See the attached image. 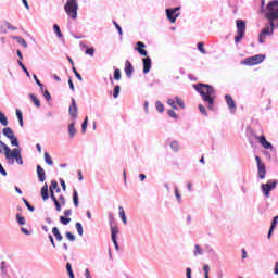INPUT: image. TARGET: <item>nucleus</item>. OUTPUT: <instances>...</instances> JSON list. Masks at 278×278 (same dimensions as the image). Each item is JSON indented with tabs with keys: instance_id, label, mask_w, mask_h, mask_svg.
<instances>
[{
	"instance_id": "obj_1",
	"label": "nucleus",
	"mask_w": 278,
	"mask_h": 278,
	"mask_svg": "<svg viewBox=\"0 0 278 278\" xmlns=\"http://www.w3.org/2000/svg\"><path fill=\"white\" fill-rule=\"evenodd\" d=\"M197 92L201 94L202 100L204 103H207V110H214V99H216V89L212 87L211 85H206L203 83H199L197 85H193Z\"/></svg>"
},
{
	"instance_id": "obj_2",
	"label": "nucleus",
	"mask_w": 278,
	"mask_h": 278,
	"mask_svg": "<svg viewBox=\"0 0 278 278\" xmlns=\"http://www.w3.org/2000/svg\"><path fill=\"white\" fill-rule=\"evenodd\" d=\"M263 14L267 21L277 22L276 26L278 27V1L273 0L268 2L266 9L264 10Z\"/></svg>"
},
{
	"instance_id": "obj_3",
	"label": "nucleus",
	"mask_w": 278,
	"mask_h": 278,
	"mask_svg": "<svg viewBox=\"0 0 278 278\" xmlns=\"http://www.w3.org/2000/svg\"><path fill=\"white\" fill-rule=\"evenodd\" d=\"M275 27H277V23L269 21V24H266L264 29L258 35V42L264 45L266 42V36H273L275 34Z\"/></svg>"
},
{
	"instance_id": "obj_4",
	"label": "nucleus",
	"mask_w": 278,
	"mask_h": 278,
	"mask_svg": "<svg viewBox=\"0 0 278 278\" xmlns=\"http://www.w3.org/2000/svg\"><path fill=\"white\" fill-rule=\"evenodd\" d=\"M64 10L67 14V16H71L73 21L77 18V10H79V4L77 3V0H67Z\"/></svg>"
},
{
	"instance_id": "obj_5",
	"label": "nucleus",
	"mask_w": 278,
	"mask_h": 278,
	"mask_svg": "<svg viewBox=\"0 0 278 278\" xmlns=\"http://www.w3.org/2000/svg\"><path fill=\"white\" fill-rule=\"evenodd\" d=\"M5 160L10 166L14 165V160L16 164L23 166V155H21V149L14 148Z\"/></svg>"
},
{
	"instance_id": "obj_6",
	"label": "nucleus",
	"mask_w": 278,
	"mask_h": 278,
	"mask_svg": "<svg viewBox=\"0 0 278 278\" xmlns=\"http://www.w3.org/2000/svg\"><path fill=\"white\" fill-rule=\"evenodd\" d=\"M266 60L264 54H255L253 56L245 58L240 62L242 66H256V64H262Z\"/></svg>"
},
{
	"instance_id": "obj_7",
	"label": "nucleus",
	"mask_w": 278,
	"mask_h": 278,
	"mask_svg": "<svg viewBox=\"0 0 278 278\" xmlns=\"http://www.w3.org/2000/svg\"><path fill=\"white\" fill-rule=\"evenodd\" d=\"M237 35L235 36V43L238 45L244 38V34H247V22L244 20H237Z\"/></svg>"
},
{
	"instance_id": "obj_8",
	"label": "nucleus",
	"mask_w": 278,
	"mask_h": 278,
	"mask_svg": "<svg viewBox=\"0 0 278 278\" xmlns=\"http://www.w3.org/2000/svg\"><path fill=\"white\" fill-rule=\"evenodd\" d=\"M277 184H278V181L276 179H270L266 184L261 185V190H262L264 197H266V199L270 198V192H273V190H275V188H277Z\"/></svg>"
},
{
	"instance_id": "obj_9",
	"label": "nucleus",
	"mask_w": 278,
	"mask_h": 278,
	"mask_svg": "<svg viewBox=\"0 0 278 278\" xmlns=\"http://www.w3.org/2000/svg\"><path fill=\"white\" fill-rule=\"evenodd\" d=\"M56 188H58V182L55 180H52L50 186V198L55 205L56 212H62V205L60 204V201H58V198L55 197V192H54Z\"/></svg>"
},
{
	"instance_id": "obj_10",
	"label": "nucleus",
	"mask_w": 278,
	"mask_h": 278,
	"mask_svg": "<svg viewBox=\"0 0 278 278\" xmlns=\"http://www.w3.org/2000/svg\"><path fill=\"white\" fill-rule=\"evenodd\" d=\"M255 160L257 166V177L260 179H266V164L262 162V159L260 156H255Z\"/></svg>"
},
{
	"instance_id": "obj_11",
	"label": "nucleus",
	"mask_w": 278,
	"mask_h": 278,
	"mask_svg": "<svg viewBox=\"0 0 278 278\" xmlns=\"http://www.w3.org/2000/svg\"><path fill=\"white\" fill-rule=\"evenodd\" d=\"M142 62H143V75H147L148 73H150L153 62L149 56L143 58Z\"/></svg>"
},
{
	"instance_id": "obj_12",
	"label": "nucleus",
	"mask_w": 278,
	"mask_h": 278,
	"mask_svg": "<svg viewBox=\"0 0 278 278\" xmlns=\"http://www.w3.org/2000/svg\"><path fill=\"white\" fill-rule=\"evenodd\" d=\"M225 99L231 114H236V101H233V98H231L229 94H226Z\"/></svg>"
},
{
	"instance_id": "obj_13",
	"label": "nucleus",
	"mask_w": 278,
	"mask_h": 278,
	"mask_svg": "<svg viewBox=\"0 0 278 278\" xmlns=\"http://www.w3.org/2000/svg\"><path fill=\"white\" fill-rule=\"evenodd\" d=\"M118 235V227H111V239H112V242L116 249V251H118V241L116 240V236Z\"/></svg>"
},
{
	"instance_id": "obj_14",
	"label": "nucleus",
	"mask_w": 278,
	"mask_h": 278,
	"mask_svg": "<svg viewBox=\"0 0 278 278\" xmlns=\"http://www.w3.org/2000/svg\"><path fill=\"white\" fill-rule=\"evenodd\" d=\"M78 109H77V102L75 101V98H72V104L70 105V115L72 118H77L78 114Z\"/></svg>"
},
{
	"instance_id": "obj_15",
	"label": "nucleus",
	"mask_w": 278,
	"mask_h": 278,
	"mask_svg": "<svg viewBox=\"0 0 278 278\" xmlns=\"http://www.w3.org/2000/svg\"><path fill=\"white\" fill-rule=\"evenodd\" d=\"M256 140H258L260 144H262V147L264 149H271L273 150V143L268 142V140H266V136L262 135L260 137H256Z\"/></svg>"
},
{
	"instance_id": "obj_16",
	"label": "nucleus",
	"mask_w": 278,
	"mask_h": 278,
	"mask_svg": "<svg viewBox=\"0 0 278 278\" xmlns=\"http://www.w3.org/2000/svg\"><path fill=\"white\" fill-rule=\"evenodd\" d=\"M37 176L38 179L41 184H45V181L47 180V174L45 173V168H42V166L37 165Z\"/></svg>"
},
{
	"instance_id": "obj_17",
	"label": "nucleus",
	"mask_w": 278,
	"mask_h": 278,
	"mask_svg": "<svg viewBox=\"0 0 278 278\" xmlns=\"http://www.w3.org/2000/svg\"><path fill=\"white\" fill-rule=\"evenodd\" d=\"M146 47H147V45H144V42H142V41L137 42L136 51H138V53H140V55H143V58H147L149 55V52H147V50H144Z\"/></svg>"
},
{
	"instance_id": "obj_18",
	"label": "nucleus",
	"mask_w": 278,
	"mask_h": 278,
	"mask_svg": "<svg viewBox=\"0 0 278 278\" xmlns=\"http://www.w3.org/2000/svg\"><path fill=\"white\" fill-rule=\"evenodd\" d=\"M277 225H278V215L275 216L271 220V225L269 227V231L267 235L268 240H270V238H273V231H275V229H277Z\"/></svg>"
},
{
	"instance_id": "obj_19",
	"label": "nucleus",
	"mask_w": 278,
	"mask_h": 278,
	"mask_svg": "<svg viewBox=\"0 0 278 278\" xmlns=\"http://www.w3.org/2000/svg\"><path fill=\"white\" fill-rule=\"evenodd\" d=\"M0 153H4L5 159L12 153V149L5 144V142L0 141Z\"/></svg>"
},
{
	"instance_id": "obj_20",
	"label": "nucleus",
	"mask_w": 278,
	"mask_h": 278,
	"mask_svg": "<svg viewBox=\"0 0 278 278\" xmlns=\"http://www.w3.org/2000/svg\"><path fill=\"white\" fill-rule=\"evenodd\" d=\"M166 16L170 23H175L179 16V13H174L170 9H166Z\"/></svg>"
},
{
	"instance_id": "obj_21",
	"label": "nucleus",
	"mask_w": 278,
	"mask_h": 278,
	"mask_svg": "<svg viewBox=\"0 0 278 278\" xmlns=\"http://www.w3.org/2000/svg\"><path fill=\"white\" fill-rule=\"evenodd\" d=\"M125 73L126 77H131V75H134V65H131V62L129 61H126Z\"/></svg>"
},
{
	"instance_id": "obj_22",
	"label": "nucleus",
	"mask_w": 278,
	"mask_h": 278,
	"mask_svg": "<svg viewBox=\"0 0 278 278\" xmlns=\"http://www.w3.org/2000/svg\"><path fill=\"white\" fill-rule=\"evenodd\" d=\"M41 198L43 201L49 199V185L45 184L41 188Z\"/></svg>"
},
{
	"instance_id": "obj_23",
	"label": "nucleus",
	"mask_w": 278,
	"mask_h": 278,
	"mask_svg": "<svg viewBox=\"0 0 278 278\" xmlns=\"http://www.w3.org/2000/svg\"><path fill=\"white\" fill-rule=\"evenodd\" d=\"M52 233L58 242H62V240H64V237H62V233L60 232V229H58V227L52 228Z\"/></svg>"
},
{
	"instance_id": "obj_24",
	"label": "nucleus",
	"mask_w": 278,
	"mask_h": 278,
	"mask_svg": "<svg viewBox=\"0 0 278 278\" xmlns=\"http://www.w3.org/2000/svg\"><path fill=\"white\" fill-rule=\"evenodd\" d=\"M205 250H203V248H201V245L195 244L194 245V250H193V256L194 257H199V255H204Z\"/></svg>"
},
{
	"instance_id": "obj_25",
	"label": "nucleus",
	"mask_w": 278,
	"mask_h": 278,
	"mask_svg": "<svg viewBox=\"0 0 278 278\" xmlns=\"http://www.w3.org/2000/svg\"><path fill=\"white\" fill-rule=\"evenodd\" d=\"M2 134H3V136H5V138H8L9 140L14 137V130H12V128H10V127L3 128V129H2Z\"/></svg>"
},
{
	"instance_id": "obj_26",
	"label": "nucleus",
	"mask_w": 278,
	"mask_h": 278,
	"mask_svg": "<svg viewBox=\"0 0 278 278\" xmlns=\"http://www.w3.org/2000/svg\"><path fill=\"white\" fill-rule=\"evenodd\" d=\"M75 134H77V129H75V122H73L68 125L70 138H75Z\"/></svg>"
},
{
	"instance_id": "obj_27",
	"label": "nucleus",
	"mask_w": 278,
	"mask_h": 278,
	"mask_svg": "<svg viewBox=\"0 0 278 278\" xmlns=\"http://www.w3.org/2000/svg\"><path fill=\"white\" fill-rule=\"evenodd\" d=\"M73 203L75 207H79V193H77V189L73 190Z\"/></svg>"
},
{
	"instance_id": "obj_28",
	"label": "nucleus",
	"mask_w": 278,
	"mask_h": 278,
	"mask_svg": "<svg viewBox=\"0 0 278 278\" xmlns=\"http://www.w3.org/2000/svg\"><path fill=\"white\" fill-rule=\"evenodd\" d=\"M118 211L122 222L124 223V225H127V215H125V210L123 208V206H118Z\"/></svg>"
},
{
	"instance_id": "obj_29",
	"label": "nucleus",
	"mask_w": 278,
	"mask_h": 278,
	"mask_svg": "<svg viewBox=\"0 0 278 278\" xmlns=\"http://www.w3.org/2000/svg\"><path fill=\"white\" fill-rule=\"evenodd\" d=\"M43 157L48 166H53V159H51V154H49V152H45Z\"/></svg>"
},
{
	"instance_id": "obj_30",
	"label": "nucleus",
	"mask_w": 278,
	"mask_h": 278,
	"mask_svg": "<svg viewBox=\"0 0 278 278\" xmlns=\"http://www.w3.org/2000/svg\"><path fill=\"white\" fill-rule=\"evenodd\" d=\"M0 123L3 127H8V117L5 116V114H3V112L0 111Z\"/></svg>"
},
{
	"instance_id": "obj_31",
	"label": "nucleus",
	"mask_w": 278,
	"mask_h": 278,
	"mask_svg": "<svg viewBox=\"0 0 278 278\" xmlns=\"http://www.w3.org/2000/svg\"><path fill=\"white\" fill-rule=\"evenodd\" d=\"M29 99L35 103L36 108H40V100L36 97V94L30 93Z\"/></svg>"
},
{
	"instance_id": "obj_32",
	"label": "nucleus",
	"mask_w": 278,
	"mask_h": 278,
	"mask_svg": "<svg viewBox=\"0 0 278 278\" xmlns=\"http://www.w3.org/2000/svg\"><path fill=\"white\" fill-rule=\"evenodd\" d=\"M76 230L78 236H84V226L81 225V223L77 222L75 224Z\"/></svg>"
},
{
	"instance_id": "obj_33",
	"label": "nucleus",
	"mask_w": 278,
	"mask_h": 278,
	"mask_svg": "<svg viewBox=\"0 0 278 278\" xmlns=\"http://www.w3.org/2000/svg\"><path fill=\"white\" fill-rule=\"evenodd\" d=\"M175 101H176L177 105H179V108L181 110H186V104L184 103V100L181 98L175 97Z\"/></svg>"
},
{
	"instance_id": "obj_34",
	"label": "nucleus",
	"mask_w": 278,
	"mask_h": 278,
	"mask_svg": "<svg viewBox=\"0 0 278 278\" xmlns=\"http://www.w3.org/2000/svg\"><path fill=\"white\" fill-rule=\"evenodd\" d=\"M14 40L18 42V45H23L25 49H27V41L23 39V37L15 36Z\"/></svg>"
},
{
	"instance_id": "obj_35",
	"label": "nucleus",
	"mask_w": 278,
	"mask_h": 278,
	"mask_svg": "<svg viewBox=\"0 0 278 278\" xmlns=\"http://www.w3.org/2000/svg\"><path fill=\"white\" fill-rule=\"evenodd\" d=\"M170 149H172V151H175V153H177L179 151V142L178 141H172L170 142Z\"/></svg>"
},
{
	"instance_id": "obj_36",
	"label": "nucleus",
	"mask_w": 278,
	"mask_h": 278,
	"mask_svg": "<svg viewBox=\"0 0 278 278\" xmlns=\"http://www.w3.org/2000/svg\"><path fill=\"white\" fill-rule=\"evenodd\" d=\"M23 202L25 203L29 212H36V207L31 206V204L29 203V201H27V199L23 198Z\"/></svg>"
},
{
	"instance_id": "obj_37",
	"label": "nucleus",
	"mask_w": 278,
	"mask_h": 278,
	"mask_svg": "<svg viewBox=\"0 0 278 278\" xmlns=\"http://www.w3.org/2000/svg\"><path fill=\"white\" fill-rule=\"evenodd\" d=\"M174 194L178 203H181V193H179V189L177 188V186L174 187Z\"/></svg>"
},
{
	"instance_id": "obj_38",
	"label": "nucleus",
	"mask_w": 278,
	"mask_h": 278,
	"mask_svg": "<svg viewBox=\"0 0 278 278\" xmlns=\"http://www.w3.org/2000/svg\"><path fill=\"white\" fill-rule=\"evenodd\" d=\"M118 94H121V86L116 85L113 89L114 99H118Z\"/></svg>"
},
{
	"instance_id": "obj_39",
	"label": "nucleus",
	"mask_w": 278,
	"mask_h": 278,
	"mask_svg": "<svg viewBox=\"0 0 278 278\" xmlns=\"http://www.w3.org/2000/svg\"><path fill=\"white\" fill-rule=\"evenodd\" d=\"M176 103L177 102H176L175 98L174 99L173 98L167 99V104H169L170 108H173V110H177V104Z\"/></svg>"
},
{
	"instance_id": "obj_40",
	"label": "nucleus",
	"mask_w": 278,
	"mask_h": 278,
	"mask_svg": "<svg viewBox=\"0 0 278 278\" xmlns=\"http://www.w3.org/2000/svg\"><path fill=\"white\" fill-rule=\"evenodd\" d=\"M53 30H54V34H56V36L59 38H62V30L60 29V26L58 24L53 25Z\"/></svg>"
},
{
	"instance_id": "obj_41",
	"label": "nucleus",
	"mask_w": 278,
	"mask_h": 278,
	"mask_svg": "<svg viewBox=\"0 0 278 278\" xmlns=\"http://www.w3.org/2000/svg\"><path fill=\"white\" fill-rule=\"evenodd\" d=\"M16 222L18 223V225H25L26 219H25V217L23 215L17 214L16 215Z\"/></svg>"
},
{
	"instance_id": "obj_42",
	"label": "nucleus",
	"mask_w": 278,
	"mask_h": 278,
	"mask_svg": "<svg viewBox=\"0 0 278 278\" xmlns=\"http://www.w3.org/2000/svg\"><path fill=\"white\" fill-rule=\"evenodd\" d=\"M86 129H88V116L85 117L83 124H81V131L83 134H86Z\"/></svg>"
},
{
	"instance_id": "obj_43",
	"label": "nucleus",
	"mask_w": 278,
	"mask_h": 278,
	"mask_svg": "<svg viewBox=\"0 0 278 278\" xmlns=\"http://www.w3.org/2000/svg\"><path fill=\"white\" fill-rule=\"evenodd\" d=\"M18 65L21 66L22 71H24V73L28 76L31 77V75L29 74V71H27V67H25V64H23V62H21V60L17 61Z\"/></svg>"
},
{
	"instance_id": "obj_44",
	"label": "nucleus",
	"mask_w": 278,
	"mask_h": 278,
	"mask_svg": "<svg viewBox=\"0 0 278 278\" xmlns=\"http://www.w3.org/2000/svg\"><path fill=\"white\" fill-rule=\"evenodd\" d=\"M155 108L160 112V114H162V112H164V104L162 102L156 101L155 102Z\"/></svg>"
},
{
	"instance_id": "obj_45",
	"label": "nucleus",
	"mask_w": 278,
	"mask_h": 278,
	"mask_svg": "<svg viewBox=\"0 0 278 278\" xmlns=\"http://www.w3.org/2000/svg\"><path fill=\"white\" fill-rule=\"evenodd\" d=\"M60 223L62 225H68V223H71V217L60 216Z\"/></svg>"
},
{
	"instance_id": "obj_46",
	"label": "nucleus",
	"mask_w": 278,
	"mask_h": 278,
	"mask_svg": "<svg viewBox=\"0 0 278 278\" xmlns=\"http://www.w3.org/2000/svg\"><path fill=\"white\" fill-rule=\"evenodd\" d=\"M11 141L12 147H20L18 138L13 136V138L9 139Z\"/></svg>"
},
{
	"instance_id": "obj_47",
	"label": "nucleus",
	"mask_w": 278,
	"mask_h": 278,
	"mask_svg": "<svg viewBox=\"0 0 278 278\" xmlns=\"http://www.w3.org/2000/svg\"><path fill=\"white\" fill-rule=\"evenodd\" d=\"M198 50L200 51V53H202L203 55H205L207 53V51H205L204 45L203 42H199L198 43Z\"/></svg>"
},
{
	"instance_id": "obj_48",
	"label": "nucleus",
	"mask_w": 278,
	"mask_h": 278,
	"mask_svg": "<svg viewBox=\"0 0 278 278\" xmlns=\"http://www.w3.org/2000/svg\"><path fill=\"white\" fill-rule=\"evenodd\" d=\"M65 236L70 242H75L76 238L75 235H73L71 231L65 232Z\"/></svg>"
},
{
	"instance_id": "obj_49",
	"label": "nucleus",
	"mask_w": 278,
	"mask_h": 278,
	"mask_svg": "<svg viewBox=\"0 0 278 278\" xmlns=\"http://www.w3.org/2000/svg\"><path fill=\"white\" fill-rule=\"evenodd\" d=\"M114 79L116 81H121V70H118V68L114 70Z\"/></svg>"
},
{
	"instance_id": "obj_50",
	"label": "nucleus",
	"mask_w": 278,
	"mask_h": 278,
	"mask_svg": "<svg viewBox=\"0 0 278 278\" xmlns=\"http://www.w3.org/2000/svg\"><path fill=\"white\" fill-rule=\"evenodd\" d=\"M0 270L2 275H8V268L5 267V261L1 262Z\"/></svg>"
},
{
	"instance_id": "obj_51",
	"label": "nucleus",
	"mask_w": 278,
	"mask_h": 278,
	"mask_svg": "<svg viewBox=\"0 0 278 278\" xmlns=\"http://www.w3.org/2000/svg\"><path fill=\"white\" fill-rule=\"evenodd\" d=\"M33 77H34L37 86H39V88L41 89V92H42V90H45V88H43V85L40 83V79H38V76H36V74H34Z\"/></svg>"
},
{
	"instance_id": "obj_52",
	"label": "nucleus",
	"mask_w": 278,
	"mask_h": 278,
	"mask_svg": "<svg viewBox=\"0 0 278 278\" xmlns=\"http://www.w3.org/2000/svg\"><path fill=\"white\" fill-rule=\"evenodd\" d=\"M199 111L201 112V114H203V116H207V110L205 109V106L203 104H199Z\"/></svg>"
},
{
	"instance_id": "obj_53",
	"label": "nucleus",
	"mask_w": 278,
	"mask_h": 278,
	"mask_svg": "<svg viewBox=\"0 0 278 278\" xmlns=\"http://www.w3.org/2000/svg\"><path fill=\"white\" fill-rule=\"evenodd\" d=\"M86 55L94 56V48H87L85 51Z\"/></svg>"
},
{
	"instance_id": "obj_54",
	"label": "nucleus",
	"mask_w": 278,
	"mask_h": 278,
	"mask_svg": "<svg viewBox=\"0 0 278 278\" xmlns=\"http://www.w3.org/2000/svg\"><path fill=\"white\" fill-rule=\"evenodd\" d=\"M113 25L117 29L119 36H123V28L121 27V25H118V23H116V21H113Z\"/></svg>"
},
{
	"instance_id": "obj_55",
	"label": "nucleus",
	"mask_w": 278,
	"mask_h": 278,
	"mask_svg": "<svg viewBox=\"0 0 278 278\" xmlns=\"http://www.w3.org/2000/svg\"><path fill=\"white\" fill-rule=\"evenodd\" d=\"M167 114H168V116H169L170 118H179V117L177 116V113H175L174 110H168V111H167Z\"/></svg>"
},
{
	"instance_id": "obj_56",
	"label": "nucleus",
	"mask_w": 278,
	"mask_h": 278,
	"mask_svg": "<svg viewBox=\"0 0 278 278\" xmlns=\"http://www.w3.org/2000/svg\"><path fill=\"white\" fill-rule=\"evenodd\" d=\"M0 175H2L3 177H8V172L5 170V168H3V165L0 163Z\"/></svg>"
},
{
	"instance_id": "obj_57",
	"label": "nucleus",
	"mask_w": 278,
	"mask_h": 278,
	"mask_svg": "<svg viewBox=\"0 0 278 278\" xmlns=\"http://www.w3.org/2000/svg\"><path fill=\"white\" fill-rule=\"evenodd\" d=\"M43 98L46 99V101H51V93L48 90H46L43 92Z\"/></svg>"
},
{
	"instance_id": "obj_58",
	"label": "nucleus",
	"mask_w": 278,
	"mask_h": 278,
	"mask_svg": "<svg viewBox=\"0 0 278 278\" xmlns=\"http://www.w3.org/2000/svg\"><path fill=\"white\" fill-rule=\"evenodd\" d=\"M15 114H16L17 121L23 119V112H21V110L17 109V110L15 111Z\"/></svg>"
},
{
	"instance_id": "obj_59",
	"label": "nucleus",
	"mask_w": 278,
	"mask_h": 278,
	"mask_svg": "<svg viewBox=\"0 0 278 278\" xmlns=\"http://www.w3.org/2000/svg\"><path fill=\"white\" fill-rule=\"evenodd\" d=\"M60 205H66V198L64 195L59 197Z\"/></svg>"
},
{
	"instance_id": "obj_60",
	"label": "nucleus",
	"mask_w": 278,
	"mask_h": 278,
	"mask_svg": "<svg viewBox=\"0 0 278 278\" xmlns=\"http://www.w3.org/2000/svg\"><path fill=\"white\" fill-rule=\"evenodd\" d=\"M109 223H110V227H114L112 226V224L114 223V214L109 213Z\"/></svg>"
},
{
	"instance_id": "obj_61",
	"label": "nucleus",
	"mask_w": 278,
	"mask_h": 278,
	"mask_svg": "<svg viewBox=\"0 0 278 278\" xmlns=\"http://www.w3.org/2000/svg\"><path fill=\"white\" fill-rule=\"evenodd\" d=\"M68 86H70V89L72 90V92H75V85L73 84L72 78L68 79Z\"/></svg>"
},
{
	"instance_id": "obj_62",
	"label": "nucleus",
	"mask_w": 278,
	"mask_h": 278,
	"mask_svg": "<svg viewBox=\"0 0 278 278\" xmlns=\"http://www.w3.org/2000/svg\"><path fill=\"white\" fill-rule=\"evenodd\" d=\"M186 277H187V278H192V269H191L190 267H188V268L186 269Z\"/></svg>"
},
{
	"instance_id": "obj_63",
	"label": "nucleus",
	"mask_w": 278,
	"mask_h": 278,
	"mask_svg": "<svg viewBox=\"0 0 278 278\" xmlns=\"http://www.w3.org/2000/svg\"><path fill=\"white\" fill-rule=\"evenodd\" d=\"M203 271H204V275H210V265H204Z\"/></svg>"
},
{
	"instance_id": "obj_64",
	"label": "nucleus",
	"mask_w": 278,
	"mask_h": 278,
	"mask_svg": "<svg viewBox=\"0 0 278 278\" xmlns=\"http://www.w3.org/2000/svg\"><path fill=\"white\" fill-rule=\"evenodd\" d=\"M274 275H278V262L275 264Z\"/></svg>"
}]
</instances>
